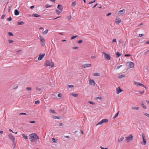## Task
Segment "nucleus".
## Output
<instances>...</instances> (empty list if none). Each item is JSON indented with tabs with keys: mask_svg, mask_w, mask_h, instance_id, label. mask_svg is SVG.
<instances>
[{
	"mask_svg": "<svg viewBox=\"0 0 149 149\" xmlns=\"http://www.w3.org/2000/svg\"><path fill=\"white\" fill-rule=\"evenodd\" d=\"M96 100L100 99L101 100H102V99L101 97H98L96 98Z\"/></svg>",
	"mask_w": 149,
	"mask_h": 149,
	"instance_id": "nucleus-39",
	"label": "nucleus"
},
{
	"mask_svg": "<svg viewBox=\"0 0 149 149\" xmlns=\"http://www.w3.org/2000/svg\"><path fill=\"white\" fill-rule=\"evenodd\" d=\"M11 10V7H9L8 8V12H10V11Z\"/></svg>",
	"mask_w": 149,
	"mask_h": 149,
	"instance_id": "nucleus-61",
	"label": "nucleus"
},
{
	"mask_svg": "<svg viewBox=\"0 0 149 149\" xmlns=\"http://www.w3.org/2000/svg\"><path fill=\"white\" fill-rule=\"evenodd\" d=\"M8 136L9 139L13 141H15V138L11 134H10L8 135Z\"/></svg>",
	"mask_w": 149,
	"mask_h": 149,
	"instance_id": "nucleus-8",
	"label": "nucleus"
},
{
	"mask_svg": "<svg viewBox=\"0 0 149 149\" xmlns=\"http://www.w3.org/2000/svg\"><path fill=\"white\" fill-rule=\"evenodd\" d=\"M57 96L58 97H62V95L61 93H59L58 94Z\"/></svg>",
	"mask_w": 149,
	"mask_h": 149,
	"instance_id": "nucleus-51",
	"label": "nucleus"
},
{
	"mask_svg": "<svg viewBox=\"0 0 149 149\" xmlns=\"http://www.w3.org/2000/svg\"><path fill=\"white\" fill-rule=\"evenodd\" d=\"M112 42H116V39L115 38L113 39L112 40Z\"/></svg>",
	"mask_w": 149,
	"mask_h": 149,
	"instance_id": "nucleus-59",
	"label": "nucleus"
},
{
	"mask_svg": "<svg viewBox=\"0 0 149 149\" xmlns=\"http://www.w3.org/2000/svg\"><path fill=\"white\" fill-rule=\"evenodd\" d=\"M19 115H26L27 114L26 113H22L19 114Z\"/></svg>",
	"mask_w": 149,
	"mask_h": 149,
	"instance_id": "nucleus-54",
	"label": "nucleus"
},
{
	"mask_svg": "<svg viewBox=\"0 0 149 149\" xmlns=\"http://www.w3.org/2000/svg\"><path fill=\"white\" fill-rule=\"evenodd\" d=\"M122 66H123V65H120L118 66L117 67V69H119Z\"/></svg>",
	"mask_w": 149,
	"mask_h": 149,
	"instance_id": "nucleus-55",
	"label": "nucleus"
},
{
	"mask_svg": "<svg viewBox=\"0 0 149 149\" xmlns=\"http://www.w3.org/2000/svg\"><path fill=\"white\" fill-rule=\"evenodd\" d=\"M82 42H83L82 40H80L77 42L78 43L80 44V43H82Z\"/></svg>",
	"mask_w": 149,
	"mask_h": 149,
	"instance_id": "nucleus-48",
	"label": "nucleus"
},
{
	"mask_svg": "<svg viewBox=\"0 0 149 149\" xmlns=\"http://www.w3.org/2000/svg\"><path fill=\"white\" fill-rule=\"evenodd\" d=\"M61 13V12L60 11L58 10L57 9H56V14H57L58 15H59Z\"/></svg>",
	"mask_w": 149,
	"mask_h": 149,
	"instance_id": "nucleus-26",
	"label": "nucleus"
},
{
	"mask_svg": "<svg viewBox=\"0 0 149 149\" xmlns=\"http://www.w3.org/2000/svg\"><path fill=\"white\" fill-rule=\"evenodd\" d=\"M121 22L120 19L119 18H116V23L119 24Z\"/></svg>",
	"mask_w": 149,
	"mask_h": 149,
	"instance_id": "nucleus-14",
	"label": "nucleus"
},
{
	"mask_svg": "<svg viewBox=\"0 0 149 149\" xmlns=\"http://www.w3.org/2000/svg\"><path fill=\"white\" fill-rule=\"evenodd\" d=\"M13 148H15L16 147V143L15 141H13Z\"/></svg>",
	"mask_w": 149,
	"mask_h": 149,
	"instance_id": "nucleus-35",
	"label": "nucleus"
},
{
	"mask_svg": "<svg viewBox=\"0 0 149 149\" xmlns=\"http://www.w3.org/2000/svg\"><path fill=\"white\" fill-rule=\"evenodd\" d=\"M57 8L61 11H62L63 10V6L61 5L58 4Z\"/></svg>",
	"mask_w": 149,
	"mask_h": 149,
	"instance_id": "nucleus-11",
	"label": "nucleus"
},
{
	"mask_svg": "<svg viewBox=\"0 0 149 149\" xmlns=\"http://www.w3.org/2000/svg\"><path fill=\"white\" fill-rule=\"evenodd\" d=\"M103 54L104 58L106 60H109L110 59L111 57L109 54H107L106 53L104 52H103Z\"/></svg>",
	"mask_w": 149,
	"mask_h": 149,
	"instance_id": "nucleus-7",
	"label": "nucleus"
},
{
	"mask_svg": "<svg viewBox=\"0 0 149 149\" xmlns=\"http://www.w3.org/2000/svg\"><path fill=\"white\" fill-rule=\"evenodd\" d=\"M35 123V121H30V123Z\"/></svg>",
	"mask_w": 149,
	"mask_h": 149,
	"instance_id": "nucleus-64",
	"label": "nucleus"
},
{
	"mask_svg": "<svg viewBox=\"0 0 149 149\" xmlns=\"http://www.w3.org/2000/svg\"><path fill=\"white\" fill-rule=\"evenodd\" d=\"M149 52V49L147 51H146L145 53L144 54L146 55L147 54L148 52Z\"/></svg>",
	"mask_w": 149,
	"mask_h": 149,
	"instance_id": "nucleus-62",
	"label": "nucleus"
},
{
	"mask_svg": "<svg viewBox=\"0 0 149 149\" xmlns=\"http://www.w3.org/2000/svg\"><path fill=\"white\" fill-rule=\"evenodd\" d=\"M48 31V30L47 29L45 31L43 32L42 33L44 35H45L47 33Z\"/></svg>",
	"mask_w": 149,
	"mask_h": 149,
	"instance_id": "nucleus-32",
	"label": "nucleus"
},
{
	"mask_svg": "<svg viewBox=\"0 0 149 149\" xmlns=\"http://www.w3.org/2000/svg\"><path fill=\"white\" fill-rule=\"evenodd\" d=\"M49 111L50 112H52V113H56V112L54 111V110H53L50 109L49 110Z\"/></svg>",
	"mask_w": 149,
	"mask_h": 149,
	"instance_id": "nucleus-31",
	"label": "nucleus"
},
{
	"mask_svg": "<svg viewBox=\"0 0 149 149\" xmlns=\"http://www.w3.org/2000/svg\"><path fill=\"white\" fill-rule=\"evenodd\" d=\"M116 56L117 57H119L121 55V54L119 52H117L116 53Z\"/></svg>",
	"mask_w": 149,
	"mask_h": 149,
	"instance_id": "nucleus-24",
	"label": "nucleus"
},
{
	"mask_svg": "<svg viewBox=\"0 0 149 149\" xmlns=\"http://www.w3.org/2000/svg\"><path fill=\"white\" fill-rule=\"evenodd\" d=\"M125 11V9H123L121 10H120L118 12V14L120 15H122L123 14Z\"/></svg>",
	"mask_w": 149,
	"mask_h": 149,
	"instance_id": "nucleus-15",
	"label": "nucleus"
},
{
	"mask_svg": "<svg viewBox=\"0 0 149 149\" xmlns=\"http://www.w3.org/2000/svg\"><path fill=\"white\" fill-rule=\"evenodd\" d=\"M31 89H32V88L31 87H27L26 88V90L28 91H30L31 90Z\"/></svg>",
	"mask_w": 149,
	"mask_h": 149,
	"instance_id": "nucleus-40",
	"label": "nucleus"
},
{
	"mask_svg": "<svg viewBox=\"0 0 149 149\" xmlns=\"http://www.w3.org/2000/svg\"><path fill=\"white\" fill-rule=\"evenodd\" d=\"M29 139L31 142H35L37 140L39 139V138L37 135L35 133H33L30 134L29 135Z\"/></svg>",
	"mask_w": 149,
	"mask_h": 149,
	"instance_id": "nucleus-1",
	"label": "nucleus"
},
{
	"mask_svg": "<svg viewBox=\"0 0 149 149\" xmlns=\"http://www.w3.org/2000/svg\"><path fill=\"white\" fill-rule=\"evenodd\" d=\"M38 38L39 39L40 41L42 42L41 45L42 46H44L45 45V40L41 36H39L38 37Z\"/></svg>",
	"mask_w": 149,
	"mask_h": 149,
	"instance_id": "nucleus-5",
	"label": "nucleus"
},
{
	"mask_svg": "<svg viewBox=\"0 0 149 149\" xmlns=\"http://www.w3.org/2000/svg\"><path fill=\"white\" fill-rule=\"evenodd\" d=\"M126 65L129 68H132L134 67V63L131 61L128 62L126 63Z\"/></svg>",
	"mask_w": 149,
	"mask_h": 149,
	"instance_id": "nucleus-3",
	"label": "nucleus"
},
{
	"mask_svg": "<svg viewBox=\"0 0 149 149\" xmlns=\"http://www.w3.org/2000/svg\"><path fill=\"white\" fill-rule=\"evenodd\" d=\"M111 13H108L107 15V16H109V15H111Z\"/></svg>",
	"mask_w": 149,
	"mask_h": 149,
	"instance_id": "nucleus-57",
	"label": "nucleus"
},
{
	"mask_svg": "<svg viewBox=\"0 0 149 149\" xmlns=\"http://www.w3.org/2000/svg\"><path fill=\"white\" fill-rule=\"evenodd\" d=\"M91 64H86L82 65V67L84 68H88L91 66Z\"/></svg>",
	"mask_w": 149,
	"mask_h": 149,
	"instance_id": "nucleus-12",
	"label": "nucleus"
},
{
	"mask_svg": "<svg viewBox=\"0 0 149 149\" xmlns=\"http://www.w3.org/2000/svg\"><path fill=\"white\" fill-rule=\"evenodd\" d=\"M6 15L5 14H3V15L1 17V18L2 19H3L4 17H5Z\"/></svg>",
	"mask_w": 149,
	"mask_h": 149,
	"instance_id": "nucleus-53",
	"label": "nucleus"
},
{
	"mask_svg": "<svg viewBox=\"0 0 149 149\" xmlns=\"http://www.w3.org/2000/svg\"><path fill=\"white\" fill-rule=\"evenodd\" d=\"M88 102V103H89V104H93V105L95 104L94 103H93V102H92L91 101H89Z\"/></svg>",
	"mask_w": 149,
	"mask_h": 149,
	"instance_id": "nucleus-49",
	"label": "nucleus"
},
{
	"mask_svg": "<svg viewBox=\"0 0 149 149\" xmlns=\"http://www.w3.org/2000/svg\"><path fill=\"white\" fill-rule=\"evenodd\" d=\"M7 20L8 21H11L12 20L11 17H10L8 18Z\"/></svg>",
	"mask_w": 149,
	"mask_h": 149,
	"instance_id": "nucleus-45",
	"label": "nucleus"
},
{
	"mask_svg": "<svg viewBox=\"0 0 149 149\" xmlns=\"http://www.w3.org/2000/svg\"><path fill=\"white\" fill-rule=\"evenodd\" d=\"M8 34L9 36H13V34L11 32H9L8 33Z\"/></svg>",
	"mask_w": 149,
	"mask_h": 149,
	"instance_id": "nucleus-42",
	"label": "nucleus"
},
{
	"mask_svg": "<svg viewBox=\"0 0 149 149\" xmlns=\"http://www.w3.org/2000/svg\"><path fill=\"white\" fill-rule=\"evenodd\" d=\"M32 16L33 17H40V16L37 14H33L32 15Z\"/></svg>",
	"mask_w": 149,
	"mask_h": 149,
	"instance_id": "nucleus-19",
	"label": "nucleus"
},
{
	"mask_svg": "<svg viewBox=\"0 0 149 149\" xmlns=\"http://www.w3.org/2000/svg\"><path fill=\"white\" fill-rule=\"evenodd\" d=\"M144 114L146 116H147L149 118V114L147 113H144Z\"/></svg>",
	"mask_w": 149,
	"mask_h": 149,
	"instance_id": "nucleus-50",
	"label": "nucleus"
},
{
	"mask_svg": "<svg viewBox=\"0 0 149 149\" xmlns=\"http://www.w3.org/2000/svg\"><path fill=\"white\" fill-rule=\"evenodd\" d=\"M77 37H78L77 36H72L71 37V39H74Z\"/></svg>",
	"mask_w": 149,
	"mask_h": 149,
	"instance_id": "nucleus-52",
	"label": "nucleus"
},
{
	"mask_svg": "<svg viewBox=\"0 0 149 149\" xmlns=\"http://www.w3.org/2000/svg\"><path fill=\"white\" fill-rule=\"evenodd\" d=\"M125 75L122 74H121V75L119 76H118V78H119L120 79V78H122L125 77Z\"/></svg>",
	"mask_w": 149,
	"mask_h": 149,
	"instance_id": "nucleus-33",
	"label": "nucleus"
},
{
	"mask_svg": "<svg viewBox=\"0 0 149 149\" xmlns=\"http://www.w3.org/2000/svg\"><path fill=\"white\" fill-rule=\"evenodd\" d=\"M89 84L92 85L93 86H95V81L93 79H90L89 81Z\"/></svg>",
	"mask_w": 149,
	"mask_h": 149,
	"instance_id": "nucleus-10",
	"label": "nucleus"
},
{
	"mask_svg": "<svg viewBox=\"0 0 149 149\" xmlns=\"http://www.w3.org/2000/svg\"><path fill=\"white\" fill-rule=\"evenodd\" d=\"M45 54H40L39 55V57H38V59L39 60H41L45 56Z\"/></svg>",
	"mask_w": 149,
	"mask_h": 149,
	"instance_id": "nucleus-9",
	"label": "nucleus"
},
{
	"mask_svg": "<svg viewBox=\"0 0 149 149\" xmlns=\"http://www.w3.org/2000/svg\"><path fill=\"white\" fill-rule=\"evenodd\" d=\"M76 4V1H73L71 5L72 6H74Z\"/></svg>",
	"mask_w": 149,
	"mask_h": 149,
	"instance_id": "nucleus-34",
	"label": "nucleus"
},
{
	"mask_svg": "<svg viewBox=\"0 0 149 149\" xmlns=\"http://www.w3.org/2000/svg\"><path fill=\"white\" fill-rule=\"evenodd\" d=\"M40 102L39 100H37V101H36L35 102V103L36 104H39L40 103Z\"/></svg>",
	"mask_w": 149,
	"mask_h": 149,
	"instance_id": "nucleus-43",
	"label": "nucleus"
},
{
	"mask_svg": "<svg viewBox=\"0 0 149 149\" xmlns=\"http://www.w3.org/2000/svg\"><path fill=\"white\" fill-rule=\"evenodd\" d=\"M130 56L131 55L130 54H125V56H127V57Z\"/></svg>",
	"mask_w": 149,
	"mask_h": 149,
	"instance_id": "nucleus-60",
	"label": "nucleus"
},
{
	"mask_svg": "<svg viewBox=\"0 0 149 149\" xmlns=\"http://www.w3.org/2000/svg\"><path fill=\"white\" fill-rule=\"evenodd\" d=\"M44 65L46 67L49 66L51 67H52L54 66V63L50 61L47 60L45 63Z\"/></svg>",
	"mask_w": 149,
	"mask_h": 149,
	"instance_id": "nucleus-2",
	"label": "nucleus"
},
{
	"mask_svg": "<svg viewBox=\"0 0 149 149\" xmlns=\"http://www.w3.org/2000/svg\"><path fill=\"white\" fill-rule=\"evenodd\" d=\"M144 36V34H139V37H141Z\"/></svg>",
	"mask_w": 149,
	"mask_h": 149,
	"instance_id": "nucleus-56",
	"label": "nucleus"
},
{
	"mask_svg": "<svg viewBox=\"0 0 149 149\" xmlns=\"http://www.w3.org/2000/svg\"><path fill=\"white\" fill-rule=\"evenodd\" d=\"M119 111H118L117 113H116L115 116H113V118H116L118 115Z\"/></svg>",
	"mask_w": 149,
	"mask_h": 149,
	"instance_id": "nucleus-38",
	"label": "nucleus"
},
{
	"mask_svg": "<svg viewBox=\"0 0 149 149\" xmlns=\"http://www.w3.org/2000/svg\"><path fill=\"white\" fill-rule=\"evenodd\" d=\"M139 93L141 94V95H143L144 93H145V91H144V90L143 91H139Z\"/></svg>",
	"mask_w": 149,
	"mask_h": 149,
	"instance_id": "nucleus-37",
	"label": "nucleus"
},
{
	"mask_svg": "<svg viewBox=\"0 0 149 149\" xmlns=\"http://www.w3.org/2000/svg\"><path fill=\"white\" fill-rule=\"evenodd\" d=\"M8 41L9 43H11L13 42V41L12 40H8Z\"/></svg>",
	"mask_w": 149,
	"mask_h": 149,
	"instance_id": "nucleus-46",
	"label": "nucleus"
},
{
	"mask_svg": "<svg viewBox=\"0 0 149 149\" xmlns=\"http://www.w3.org/2000/svg\"><path fill=\"white\" fill-rule=\"evenodd\" d=\"M52 142L54 143H56L57 142V140H56L54 138H52Z\"/></svg>",
	"mask_w": 149,
	"mask_h": 149,
	"instance_id": "nucleus-29",
	"label": "nucleus"
},
{
	"mask_svg": "<svg viewBox=\"0 0 149 149\" xmlns=\"http://www.w3.org/2000/svg\"><path fill=\"white\" fill-rule=\"evenodd\" d=\"M68 88H72L74 87V85H68Z\"/></svg>",
	"mask_w": 149,
	"mask_h": 149,
	"instance_id": "nucleus-41",
	"label": "nucleus"
},
{
	"mask_svg": "<svg viewBox=\"0 0 149 149\" xmlns=\"http://www.w3.org/2000/svg\"><path fill=\"white\" fill-rule=\"evenodd\" d=\"M103 123V121H102V120L101 121H100V122H99L96 125V126H97L98 125H101L102 124V123Z\"/></svg>",
	"mask_w": 149,
	"mask_h": 149,
	"instance_id": "nucleus-25",
	"label": "nucleus"
},
{
	"mask_svg": "<svg viewBox=\"0 0 149 149\" xmlns=\"http://www.w3.org/2000/svg\"><path fill=\"white\" fill-rule=\"evenodd\" d=\"M102 120L103 121V123L105 122V123H106L107 122H108V120L107 119H102Z\"/></svg>",
	"mask_w": 149,
	"mask_h": 149,
	"instance_id": "nucleus-36",
	"label": "nucleus"
},
{
	"mask_svg": "<svg viewBox=\"0 0 149 149\" xmlns=\"http://www.w3.org/2000/svg\"><path fill=\"white\" fill-rule=\"evenodd\" d=\"M141 104L143 108L145 109H146V106L143 104L142 102L141 103Z\"/></svg>",
	"mask_w": 149,
	"mask_h": 149,
	"instance_id": "nucleus-20",
	"label": "nucleus"
},
{
	"mask_svg": "<svg viewBox=\"0 0 149 149\" xmlns=\"http://www.w3.org/2000/svg\"><path fill=\"white\" fill-rule=\"evenodd\" d=\"M24 24V23L23 21H21L20 22H18L17 23V24L19 25H22Z\"/></svg>",
	"mask_w": 149,
	"mask_h": 149,
	"instance_id": "nucleus-23",
	"label": "nucleus"
},
{
	"mask_svg": "<svg viewBox=\"0 0 149 149\" xmlns=\"http://www.w3.org/2000/svg\"><path fill=\"white\" fill-rule=\"evenodd\" d=\"M142 135L143 139V141L141 142V143L143 145H145L146 144V136L143 134H142Z\"/></svg>",
	"mask_w": 149,
	"mask_h": 149,
	"instance_id": "nucleus-4",
	"label": "nucleus"
},
{
	"mask_svg": "<svg viewBox=\"0 0 149 149\" xmlns=\"http://www.w3.org/2000/svg\"><path fill=\"white\" fill-rule=\"evenodd\" d=\"M71 18V16H68L67 17V18L68 19V20H70Z\"/></svg>",
	"mask_w": 149,
	"mask_h": 149,
	"instance_id": "nucleus-47",
	"label": "nucleus"
},
{
	"mask_svg": "<svg viewBox=\"0 0 149 149\" xmlns=\"http://www.w3.org/2000/svg\"><path fill=\"white\" fill-rule=\"evenodd\" d=\"M94 76H100V74L99 73L95 72L94 73Z\"/></svg>",
	"mask_w": 149,
	"mask_h": 149,
	"instance_id": "nucleus-30",
	"label": "nucleus"
},
{
	"mask_svg": "<svg viewBox=\"0 0 149 149\" xmlns=\"http://www.w3.org/2000/svg\"><path fill=\"white\" fill-rule=\"evenodd\" d=\"M124 137H122L120 138L119 139H118V142L120 143L124 139Z\"/></svg>",
	"mask_w": 149,
	"mask_h": 149,
	"instance_id": "nucleus-18",
	"label": "nucleus"
},
{
	"mask_svg": "<svg viewBox=\"0 0 149 149\" xmlns=\"http://www.w3.org/2000/svg\"><path fill=\"white\" fill-rule=\"evenodd\" d=\"M100 148H101V149H108V148H104V147H103L102 146H100Z\"/></svg>",
	"mask_w": 149,
	"mask_h": 149,
	"instance_id": "nucleus-58",
	"label": "nucleus"
},
{
	"mask_svg": "<svg viewBox=\"0 0 149 149\" xmlns=\"http://www.w3.org/2000/svg\"><path fill=\"white\" fill-rule=\"evenodd\" d=\"M64 137L66 138L69 139L70 138V137L68 136H65Z\"/></svg>",
	"mask_w": 149,
	"mask_h": 149,
	"instance_id": "nucleus-63",
	"label": "nucleus"
},
{
	"mask_svg": "<svg viewBox=\"0 0 149 149\" xmlns=\"http://www.w3.org/2000/svg\"><path fill=\"white\" fill-rule=\"evenodd\" d=\"M136 84H137V85L141 86H142V87H144L146 89V86H145L144 85H143V84H141L140 83H139V82H136Z\"/></svg>",
	"mask_w": 149,
	"mask_h": 149,
	"instance_id": "nucleus-17",
	"label": "nucleus"
},
{
	"mask_svg": "<svg viewBox=\"0 0 149 149\" xmlns=\"http://www.w3.org/2000/svg\"><path fill=\"white\" fill-rule=\"evenodd\" d=\"M15 15H19V12L17 9L15 10L14 11Z\"/></svg>",
	"mask_w": 149,
	"mask_h": 149,
	"instance_id": "nucleus-16",
	"label": "nucleus"
},
{
	"mask_svg": "<svg viewBox=\"0 0 149 149\" xmlns=\"http://www.w3.org/2000/svg\"><path fill=\"white\" fill-rule=\"evenodd\" d=\"M71 95L74 97H77L78 96V94H77L72 93Z\"/></svg>",
	"mask_w": 149,
	"mask_h": 149,
	"instance_id": "nucleus-28",
	"label": "nucleus"
},
{
	"mask_svg": "<svg viewBox=\"0 0 149 149\" xmlns=\"http://www.w3.org/2000/svg\"><path fill=\"white\" fill-rule=\"evenodd\" d=\"M52 6V5H49L48 4H46L45 6V7L46 8H48L49 7H51Z\"/></svg>",
	"mask_w": 149,
	"mask_h": 149,
	"instance_id": "nucleus-44",
	"label": "nucleus"
},
{
	"mask_svg": "<svg viewBox=\"0 0 149 149\" xmlns=\"http://www.w3.org/2000/svg\"><path fill=\"white\" fill-rule=\"evenodd\" d=\"M133 137L132 134H130L126 138V141L127 142L130 141L133 139Z\"/></svg>",
	"mask_w": 149,
	"mask_h": 149,
	"instance_id": "nucleus-6",
	"label": "nucleus"
},
{
	"mask_svg": "<svg viewBox=\"0 0 149 149\" xmlns=\"http://www.w3.org/2000/svg\"><path fill=\"white\" fill-rule=\"evenodd\" d=\"M131 109L133 110H138L139 109V107H132Z\"/></svg>",
	"mask_w": 149,
	"mask_h": 149,
	"instance_id": "nucleus-22",
	"label": "nucleus"
},
{
	"mask_svg": "<svg viewBox=\"0 0 149 149\" xmlns=\"http://www.w3.org/2000/svg\"><path fill=\"white\" fill-rule=\"evenodd\" d=\"M52 118L54 119H61V118L60 116H53L52 117Z\"/></svg>",
	"mask_w": 149,
	"mask_h": 149,
	"instance_id": "nucleus-21",
	"label": "nucleus"
},
{
	"mask_svg": "<svg viewBox=\"0 0 149 149\" xmlns=\"http://www.w3.org/2000/svg\"><path fill=\"white\" fill-rule=\"evenodd\" d=\"M122 91V90L120 88V87H118L116 88V93L119 94Z\"/></svg>",
	"mask_w": 149,
	"mask_h": 149,
	"instance_id": "nucleus-13",
	"label": "nucleus"
},
{
	"mask_svg": "<svg viewBox=\"0 0 149 149\" xmlns=\"http://www.w3.org/2000/svg\"><path fill=\"white\" fill-rule=\"evenodd\" d=\"M22 136L25 139H27L28 138L26 134H22Z\"/></svg>",
	"mask_w": 149,
	"mask_h": 149,
	"instance_id": "nucleus-27",
	"label": "nucleus"
}]
</instances>
